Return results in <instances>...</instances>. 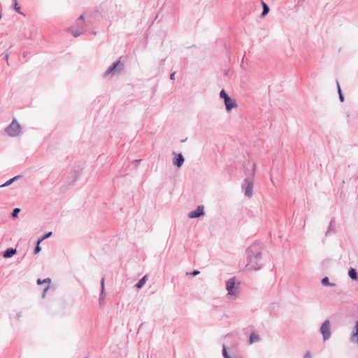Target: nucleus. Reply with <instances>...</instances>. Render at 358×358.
I'll return each mask as SVG.
<instances>
[{"label":"nucleus","mask_w":358,"mask_h":358,"mask_svg":"<svg viewBox=\"0 0 358 358\" xmlns=\"http://www.w3.org/2000/svg\"><path fill=\"white\" fill-rule=\"evenodd\" d=\"M50 288V285H48L43 290V292H42V294H41V297L43 299L45 297V294H46V292H48V290Z\"/></svg>","instance_id":"c85d7f7f"},{"label":"nucleus","mask_w":358,"mask_h":358,"mask_svg":"<svg viewBox=\"0 0 358 358\" xmlns=\"http://www.w3.org/2000/svg\"><path fill=\"white\" fill-rule=\"evenodd\" d=\"M84 15H81L77 20H76V24L78 25V24H84Z\"/></svg>","instance_id":"cd10ccee"},{"label":"nucleus","mask_w":358,"mask_h":358,"mask_svg":"<svg viewBox=\"0 0 358 358\" xmlns=\"http://www.w3.org/2000/svg\"><path fill=\"white\" fill-rule=\"evenodd\" d=\"M262 5L263 10L261 13V17H264L269 13L270 8L269 6L264 1H262Z\"/></svg>","instance_id":"2eb2a0df"},{"label":"nucleus","mask_w":358,"mask_h":358,"mask_svg":"<svg viewBox=\"0 0 358 358\" xmlns=\"http://www.w3.org/2000/svg\"><path fill=\"white\" fill-rule=\"evenodd\" d=\"M303 358H311V355L310 352H307L305 355L303 356Z\"/></svg>","instance_id":"4c0bfd02"},{"label":"nucleus","mask_w":358,"mask_h":358,"mask_svg":"<svg viewBox=\"0 0 358 358\" xmlns=\"http://www.w3.org/2000/svg\"><path fill=\"white\" fill-rule=\"evenodd\" d=\"M205 214L203 206H198L196 208L188 213V217L199 218Z\"/></svg>","instance_id":"0eeeda50"},{"label":"nucleus","mask_w":358,"mask_h":358,"mask_svg":"<svg viewBox=\"0 0 358 358\" xmlns=\"http://www.w3.org/2000/svg\"><path fill=\"white\" fill-rule=\"evenodd\" d=\"M147 275H144L137 282V283L135 285V287L138 289H141L145 285Z\"/></svg>","instance_id":"dca6fc26"},{"label":"nucleus","mask_w":358,"mask_h":358,"mask_svg":"<svg viewBox=\"0 0 358 358\" xmlns=\"http://www.w3.org/2000/svg\"><path fill=\"white\" fill-rule=\"evenodd\" d=\"M51 282V279L49 278H45L44 280H41V279H38L37 280V284L38 285H41V284H43V283H48V285H50Z\"/></svg>","instance_id":"412c9836"},{"label":"nucleus","mask_w":358,"mask_h":358,"mask_svg":"<svg viewBox=\"0 0 358 358\" xmlns=\"http://www.w3.org/2000/svg\"><path fill=\"white\" fill-rule=\"evenodd\" d=\"M17 252L15 248H7L3 253V257L4 258H10L14 256Z\"/></svg>","instance_id":"9d476101"},{"label":"nucleus","mask_w":358,"mask_h":358,"mask_svg":"<svg viewBox=\"0 0 358 358\" xmlns=\"http://www.w3.org/2000/svg\"><path fill=\"white\" fill-rule=\"evenodd\" d=\"M69 31L72 33L74 37H78L83 33V30L76 29L74 27L69 28Z\"/></svg>","instance_id":"f3484780"},{"label":"nucleus","mask_w":358,"mask_h":358,"mask_svg":"<svg viewBox=\"0 0 358 358\" xmlns=\"http://www.w3.org/2000/svg\"><path fill=\"white\" fill-rule=\"evenodd\" d=\"M321 283L323 286H325V287H327V286H330V287H334L335 286V284L334 283H330L329 282V279L328 277L325 276L324 277L322 280H321Z\"/></svg>","instance_id":"a211bd4d"},{"label":"nucleus","mask_w":358,"mask_h":358,"mask_svg":"<svg viewBox=\"0 0 358 358\" xmlns=\"http://www.w3.org/2000/svg\"><path fill=\"white\" fill-rule=\"evenodd\" d=\"M173 155H174L173 158V164L178 168H180L185 162V157L182 153H176L173 152Z\"/></svg>","instance_id":"6e6552de"},{"label":"nucleus","mask_w":358,"mask_h":358,"mask_svg":"<svg viewBox=\"0 0 358 358\" xmlns=\"http://www.w3.org/2000/svg\"><path fill=\"white\" fill-rule=\"evenodd\" d=\"M21 314H22V313H21V312H18V313L16 314V318H17V320H20V317H21V316H22V315H21Z\"/></svg>","instance_id":"ea45409f"},{"label":"nucleus","mask_w":358,"mask_h":358,"mask_svg":"<svg viewBox=\"0 0 358 358\" xmlns=\"http://www.w3.org/2000/svg\"><path fill=\"white\" fill-rule=\"evenodd\" d=\"M320 331L322 335L323 341H326L329 340L331 337V323L329 320H324L320 329Z\"/></svg>","instance_id":"7ed1b4c3"},{"label":"nucleus","mask_w":358,"mask_h":358,"mask_svg":"<svg viewBox=\"0 0 358 358\" xmlns=\"http://www.w3.org/2000/svg\"><path fill=\"white\" fill-rule=\"evenodd\" d=\"M222 356L224 358H230L231 356L229 355L228 352H227V347L223 345L222 346Z\"/></svg>","instance_id":"4be33fe9"},{"label":"nucleus","mask_w":358,"mask_h":358,"mask_svg":"<svg viewBox=\"0 0 358 358\" xmlns=\"http://www.w3.org/2000/svg\"><path fill=\"white\" fill-rule=\"evenodd\" d=\"M52 231H48V232L45 233L43 236L46 239V238H48L49 237H50L52 236Z\"/></svg>","instance_id":"2f4dec72"},{"label":"nucleus","mask_w":358,"mask_h":358,"mask_svg":"<svg viewBox=\"0 0 358 358\" xmlns=\"http://www.w3.org/2000/svg\"><path fill=\"white\" fill-rule=\"evenodd\" d=\"M248 264L246 267L250 271H258L262 266V246L259 241H255L247 248L246 250Z\"/></svg>","instance_id":"f257e3e1"},{"label":"nucleus","mask_w":358,"mask_h":358,"mask_svg":"<svg viewBox=\"0 0 358 358\" xmlns=\"http://www.w3.org/2000/svg\"><path fill=\"white\" fill-rule=\"evenodd\" d=\"M13 2H17V0H13Z\"/></svg>","instance_id":"37998d69"},{"label":"nucleus","mask_w":358,"mask_h":358,"mask_svg":"<svg viewBox=\"0 0 358 358\" xmlns=\"http://www.w3.org/2000/svg\"><path fill=\"white\" fill-rule=\"evenodd\" d=\"M176 73V71H173L170 74V80H174L176 79L175 75Z\"/></svg>","instance_id":"72a5a7b5"},{"label":"nucleus","mask_w":358,"mask_h":358,"mask_svg":"<svg viewBox=\"0 0 358 358\" xmlns=\"http://www.w3.org/2000/svg\"><path fill=\"white\" fill-rule=\"evenodd\" d=\"M242 189L244 190V194L248 197H251L253 195V181L250 178H246L242 185Z\"/></svg>","instance_id":"20e7f679"},{"label":"nucleus","mask_w":358,"mask_h":358,"mask_svg":"<svg viewBox=\"0 0 358 358\" xmlns=\"http://www.w3.org/2000/svg\"><path fill=\"white\" fill-rule=\"evenodd\" d=\"M22 176L20 175H17L14 176L13 178L8 180L6 182L0 185L1 187H6L9 185H10L12 183H13L15 181L17 180L19 178H20Z\"/></svg>","instance_id":"f8f14e48"},{"label":"nucleus","mask_w":358,"mask_h":358,"mask_svg":"<svg viewBox=\"0 0 358 358\" xmlns=\"http://www.w3.org/2000/svg\"><path fill=\"white\" fill-rule=\"evenodd\" d=\"M141 161V159H136L134 161V163H138Z\"/></svg>","instance_id":"79ce46f5"},{"label":"nucleus","mask_w":358,"mask_h":358,"mask_svg":"<svg viewBox=\"0 0 358 358\" xmlns=\"http://www.w3.org/2000/svg\"><path fill=\"white\" fill-rule=\"evenodd\" d=\"M20 210H20V208H15L13 210L12 213H11V216H12L13 217H17V215H18V214H19V213L20 212Z\"/></svg>","instance_id":"5701e85b"},{"label":"nucleus","mask_w":358,"mask_h":358,"mask_svg":"<svg viewBox=\"0 0 358 358\" xmlns=\"http://www.w3.org/2000/svg\"><path fill=\"white\" fill-rule=\"evenodd\" d=\"M104 296H105L104 292H103V294H101V291L100 294H99V303L101 306L103 305L104 303Z\"/></svg>","instance_id":"393cba45"},{"label":"nucleus","mask_w":358,"mask_h":358,"mask_svg":"<svg viewBox=\"0 0 358 358\" xmlns=\"http://www.w3.org/2000/svg\"><path fill=\"white\" fill-rule=\"evenodd\" d=\"M220 97L224 101L226 100L229 96L227 94L225 90L222 89L220 92Z\"/></svg>","instance_id":"aec40b11"},{"label":"nucleus","mask_w":358,"mask_h":358,"mask_svg":"<svg viewBox=\"0 0 358 358\" xmlns=\"http://www.w3.org/2000/svg\"><path fill=\"white\" fill-rule=\"evenodd\" d=\"M8 57H9V55L8 53H6L4 56V59L6 62L8 61ZM7 64H8V62H7Z\"/></svg>","instance_id":"a19ab883"},{"label":"nucleus","mask_w":358,"mask_h":358,"mask_svg":"<svg viewBox=\"0 0 358 358\" xmlns=\"http://www.w3.org/2000/svg\"><path fill=\"white\" fill-rule=\"evenodd\" d=\"M80 176V171H74V173H73V180L72 181V184H73L75 182L77 181V180L78 179Z\"/></svg>","instance_id":"b1692460"},{"label":"nucleus","mask_w":358,"mask_h":358,"mask_svg":"<svg viewBox=\"0 0 358 358\" xmlns=\"http://www.w3.org/2000/svg\"><path fill=\"white\" fill-rule=\"evenodd\" d=\"M336 85H337V90H338V94H339L340 93H343V92H342V90H341V86H340V84H339V83H338V80H336Z\"/></svg>","instance_id":"473e14b6"},{"label":"nucleus","mask_w":358,"mask_h":358,"mask_svg":"<svg viewBox=\"0 0 358 358\" xmlns=\"http://www.w3.org/2000/svg\"><path fill=\"white\" fill-rule=\"evenodd\" d=\"M200 273V271L199 270H194L192 272H187L186 275H189L192 276H196Z\"/></svg>","instance_id":"bb28decb"},{"label":"nucleus","mask_w":358,"mask_h":358,"mask_svg":"<svg viewBox=\"0 0 358 358\" xmlns=\"http://www.w3.org/2000/svg\"><path fill=\"white\" fill-rule=\"evenodd\" d=\"M225 109L227 111L229 112L233 108H236L237 106V103L235 99H232L231 97L227 98L226 100L224 101Z\"/></svg>","instance_id":"1a4fd4ad"},{"label":"nucleus","mask_w":358,"mask_h":358,"mask_svg":"<svg viewBox=\"0 0 358 358\" xmlns=\"http://www.w3.org/2000/svg\"><path fill=\"white\" fill-rule=\"evenodd\" d=\"M348 276L354 281L358 280V272L352 267L348 269Z\"/></svg>","instance_id":"9b49d317"},{"label":"nucleus","mask_w":358,"mask_h":358,"mask_svg":"<svg viewBox=\"0 0 358 358\" xmlns=\"http://www.w3.org/2000/svg\"><path fill=\"white\" fill-rule=\"evenodd\" d=\"M76 29H78L80 30H83L84 28V24H78V25L76 24V22L75 23L73 26Z\"/></svg>","instance_id":"7c9ffc66"},{"label":"nucleus","mask_w":358,"mask_h":358,"mask_svg":"<svg viewBox=\"0 0 358 358\" xmlns=\"http://www.w3.org/2000/svg\"><path fill=\"white\" fill-rule=\"evenodd\" d=\"M45 238H44L43 236L39 237L36 241V243H38V244H40L43 240H45Z\"/></svg>","instance_id":"c9c22d12"},{"label":"nucleus","mask_w":358,"mask_h":358,"mask_svg":"<svg viewBox=\"0 0 358 358\" xmlns=\"http://www.w3.org/2000/svg\"><path fill=\"white\" fill-rule=\"evenodd\" d=\"M165 63V59H161L159 62V66H163Z\"/></svg>","instance_id":"58836bf2"},{"label":"nucleus","mask_w":358,"mask_h":358,"mask_svg":"<svg viewBox=\"0 0 358 358\" xmlns=\"http://www.w3.org/2000/svg\"><path fill=\"white\" fill-rule=\"evenodd\" d=\"M104 281H105V278H104V277H103L101 278V294H103V292L105 290Z\"/></svg>","instance_id":"c756f323"},{"label":"nucleus","mask_w":358,"mask_h":358,"mask_svg":"<svg viewBox=\"0 0 358 358\" xmlns=\"http://www.w3.org/2000/svg\"><path fill=\"white\" fill-rule=\"evenodd\" d=\"M45 238H44L43 236L39 237L36 241V243H38V244H40L43 240H45Z\"/></svg>","instance_id":"e433bc0d"},{"label":"nucleus","mask_w":358,"mask_h":358,"mask_svg":"<svg viewBox=\"0 0 358 358\" xmlns=\"http://www.w3.org/2000/svg\"><path fill=\"white\" fill-rule=\"evenodd\" d=\"M84 358H87V357H84Z\"/></svg>","instance_id":"c03bdc74"},{"label":"nucleus","mask_w":358,"mask_h":358,"mask_svg":"<svg viewBox=\"0 0 358 358\" xmlns=\"http://www.w3.org/2000/svg\"><path fill=\"white\" fill-rule=\"evenodd\" d=\"M334 218L332 217L330 222H329V227L325 233V235L326 236H329L332 234H335L336 233V229L335 228L333 227V224H334Z\"/></svg>","instance_id":"ddd939ff"},{"label":"nucleus","mask_w":358,"mask_h":358,"mask_svg":"<svg viewBox=\"0 0 358 358\" xmlns=\"http://www.w3.org/2000/svg\"><path fill=\"white\" fill-rule=\"evenodd\" d=\"M338 96H339V100H340V101H341V102H343V101H344V99H345L343 94V93H340V94H338Z\"/></svg>","instance_id":"f704fd0d"},{"label":"nucleus","mask_w":358,"mask_h":358,"mask_svg":"<svg viewBox=\"0 0 358 358\" xmlns=\"http://www.w3.org/2000/svg\"><path fill=\"white\" fill-rule=\"evenodd\" d=\"M21 130L20 124L16 121V120H13L11 123L5 129L6 133L11 137L17 136Z\"/></svg>","instance_id":"f03ea898"},{"label":"nucleus","mask_w":358,"mask_h":358,"mask_svg":"<svg viewBox=\"0 0 358 358\" xmlns=\"http://www.w3.org/2000/svg\"><path fill=\"white\" fill-rule=\"evenodd\" d=\"M12 6L15 12H17L19 14L23 15V13L21 12V8L17 2H13Z\"/></svg>","instance_id":"6ab92c4d"},{"label":"nucleus","mask_w":358,"mask_h":358,"mask_svg":"<svg viewBox=\"0 0 358 358\" xmlns=\"http://www.w3.org/2000/svg\"><path fill=\"white\" fill-rule=\"evenodd\" d=\"M226 289L228 292V294L231 296H236L237 294L238 287L236 285L235 277L229 278L226 282Z\"/></svg>","instance_id":"39448f33"},{"label":"nucleus","mask_w":358,"mask_h":358,"mask_svg":"<svg viewBox=\"0 0 358 358\" xmlns=\"http://www.w3.org/2000/svg\"><path fill=\"white\" fill-rule=\"evenodd\" d=\"M259 340H260V338H259V335L253 331L250 334L248 342L250 344H252L255 342L259 341Z\"/></svg>","instance_id":"4468645a"},{"label":"nucleus","mask_w":358,"mask_h":358,"mask_svg":"<svg viewBox=\"0 0 358 358\" xmlns=\"http://www.w3.org/2000/svg\"><path fill=\"white\" fill-rule=\"evenodd\" d=\"M123 64L120 62V60H117L115 62H113L108 69L105 71L104 76H107L109 74L115 75L117 73H119L120 68L122 67Z\"/></svg>","instance_id":"423d86ee"},{"label":"nucleus","mask_w":358,"mask_h":358,"mask_svg":"<svg viewBox=\"0 0 358 358\" xmlns=\"http://www.w3.org/2000/svg\"><path fill=\"white\" fill-rule=\"evenodd\" d=\"M41 248L40 246V244H38V243H36V246L34 250V253L38 254L41 252Z\"/></svg>","instance_id":"a878e982"}]
</instances>
